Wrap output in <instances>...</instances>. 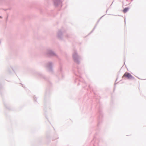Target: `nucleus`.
Returning a JSON list of instances; mask_svg holds the SVG:
<instances>
[{
  "mask_svg": "<svg viewBox=\"0 0 146 146\" xmlns=\"http://www.w3.org/2000/svg\"><path fill=\"white\" fill-rule=\"evenodd\" d=\"M124 76L129 79H131L133 78L132 76L131 75V74L128 72L125 73L124 75Z\"/></svg>",
  "mask_w": 146,
  "mask_h": 146,
  "instance_id": "1",
  "label": "nucleus"
},
{
  "mask_svg": "<svg viewBox=\"0 0 146 146\" xmlns=\"http://www.w3.org/2000/svg\"><path fill=\"white\" fill-rule=\"evenodd\" d=\"M129 9L128 8H126L123 10V12L125 13Z\"/></svg>",
  "mask_w": 146,
  "mask_h": 146,
  "instance_id": "2",
  "label": "nucleus"
}]
</instances>
